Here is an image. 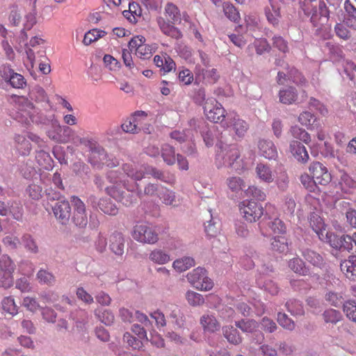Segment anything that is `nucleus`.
Here are the masks:
<instances>
[{"instance_id": "1", "label": "nucleus", "mask_w": 356, "mask_h": 356, "mask_svg": "<svg viewBox=\"0 0 356 356\" xmlns=\"http://www.w3.org/2000/svg\"><path fill=\"white\" fill-rule=\"evenodd\" d=\"M164 16H159L156 19L161 33L176 40L181 38V32L175 26V24L181 20V13L178 7L172 3H168L164 8Z\"/></svg>"}, {"instance_id": "2", "label": "nucleus", "mask_w": 356, "mask_h": 356, "mask_svg": "<svg viewBox=\"0 0 356 356\" xmlns=\"http://www.w3.org/2000/svg\"><path fill=\"white\" fill-rule=\"evenodd\" d=\"M72 142L76 146L82 145L88 149L90 152L89 161L95 166L99 167L105 164L108 167H113L118 164L108 162L107 160L108 156L104 148L92 137H80L74 135L72 138Z\"/></svg>"}, {"instance_id": "3", "label": "nucleus", "mask_w": 356, "mask_h": 356, "mask_svg": "<svg viewBox=\"0 0 356 356\" xmlns=\"http://www.w3.org/2000/svg\"><path fill=\"white\" fill-rule=\"evenodd\" d=\"M301 7L306 15L310 17V22L314 27H316V33L319 34L324 24L329 19L330 11L323 1L303 0L301 2Z\"/></svg>"}, {"instance_id": "4", "label": "nucleus", "mask_w": 356, "mask_h": 356, "mask_svg": "<svg viewBox=\"0 0 356 356\" xmlns=\"http://www.w3.org/2000/svg\"><path fill=\"white\" fill-rule=\"evenodd\" d=\"M107 179L111 184L105 189L108 195L125 206H130L136 202V198L133 194L127 193L122 190L121 179L117 172L110 171Z\"/></svg>"}, {"instance_id": "5", "label": "nucleus", "mask_w": 356, "mask_h": 356, "mask_svg": "<svg viewBox=\"0 0 356 356\" xmlns=\"http://www.w3.org/2000/svg\"><path fill=\"white\" fill-rule=\"evenodd\" d=\"M224 129H226L231 135L238 138H243L249 128L248 123L235 113L224 115Z\"/></svg>"}, {"instance_id": "6", "label": "nucleus", "mask_w": 356, "mask_h": 356, "mask_svg": "<svg viewBox=\"0 0 356 356\" xmlns=\"http://www.w3.org/2000/svg\"><path fill=\"white\" fill-rule=\"evenodd\" d=\"M188 281L195 289L201 291H209L213 286V281L207 276L204 268L197 267L186 275Z\"/></svg>"}, {"instance_id": "7", "label": "nucleus", "mask_w": 356, "mask_h": 356, "mask_svg": "<svg viewBox=\"0 0 356 356\" xmlns=\"http://www.w3.org/2000/svg\"><path fill=\"white\" fill-rule=\"evenodd\" d=\"M131 236L136 241L142 243L154 244L159 241L158 234L146 223L136 225Z\"/></svg>"}, {"instance_id": "8", "label": "nucleus", "mask_w": 356, "mask_h": 356, "mask_svg": "<svg viewBox=\"0 0 356 356\" xmlns=\"http://www.w3.org/2000/svg\"><path fill=\"white\" fill-rule=\"evenodd\" d=\"M15 269V265L12 259L6 254L0 258V286L3 288H9L13 284V273Z\"/></svg>"}, {"instance_id": "9", "label": "nucleus", "mask_w": 356, "mask_h": 356, "mask_svg": "<svg viewBox=\"0 0 356 356\" xmlns=\"http://www.w3.org/2000/svg\"><path fill=\"white\" fill-rule=\"evenodd\" d=\"M239 210L246 220L252 222L259 220L264 213L261 205L252 200H243L239 205Z\"/></svg>"}, {"instance_id": "10", "label": "nucleus", "mask_w": 356, "mask_h": 356, "mask_svg": "<svg viewBox=\"0 0 356 356\" xmlns=\"http://www.w3.org/2000/svg\"><path fill=\"white\" fill-rule=\"evenodd\" d=\"M75 133L70 127L61 126L58 122H53L51 129L48 131L49 137L58 143H67L72 141Z\"/></svg>"}, {"instance_id": "11", "label": "nucleus", "mask_w": 356, "mask_h": 356, "mask_svg": "<svg viewBox=\"0 0 356 356\" xmlns=\"http://www.w3.org/2000/svg\"><path fill=\"white\" fill-rule=\"evenodd\" d=\"M71 202L74 207L72 221L80 227H84L88 223V218L86 213V206L83 202L76 196L71 197Z\"/></svg>"}, {"instance_id": "12", "label": "nucleus", "mask_w": 356, "mask_h": 356, "mask_svg": "<svg viewBox=\"0 0 356 356\" xmlns=\"http://www.w3.org/2000/svg\"><path fill=\"white\" fill-rule=\"evenodd\" d=\"M56 218L63 225H66L71 216V207L69 202L64 199H58L51 206Z\"/></svg>"}, {"instance_id": "13", "label": "nucleus", "mask_w": 356, "mask_h": 356, "mask_svg": "<svg viewBox=\"0 0 356 356\" xmlns=\"http://www.w3.org/2000/svg\"><path fill=\"white\" fill-rule=\"evenodd\" d=\"M204 112L209 120L214 123H218L222 121V105L215 99L209 98L206 101L204 106Z\"/></svg>"}, {"instance_id": "14", "label": "nucleus", "mask_w": 356, "mask_h": 356, "mask_svg": "<svg viewBox=\"0 0 356 356\" xmlns=\"http://www.w3.org/2000/svg\"><path fill=\"white\" fill-rule=\"evenodd\" d=\"M309 172L316 184L326 185L331 180V175L327 168L320 162L312 163L309 168Z\"/></svg>"}, {"instance_id": "15", "label": "nucleus", "mask_w": 356, "mask_h": 356, "mask_svg": "<svg viewBox=\"0 0 356 356\" xmlns=\"http://www.w3.org/2000/svg\"><path fill=\"white\" fill-rule=\"evenodd\" d=\"M284 68L288 70L287 74L284 72H278L277 76V82L280 85H283L286 80V77L289 79H292L293 81L298 85L305 86L306 79L295 68H289L288 64L284 65Z\"/></svg>"}, {"instance_id": "16", "label": "nucleus", "mask_w": 356, "mask_h": 356, "mask_svg": "<svg viewBox=\"0 0 356 356\" xmlns=\"http://www.w3.org/2000/svg\"><path fill=\"white\" fill-rule=\"evenodd\" d=\"M1 75L5 80H8L13 88H23L26 85V81L24 76L18 73L14 72L8 66H3L2 67Z\"/></svg>"}, {"instance_id": "17", "label": "nucleus", "mask_w": 356, "mask_h": 356, "mask_svg": "<svg viewBox=\"0 0 356 356\" xmlns=\"http://www.w3.org/2000/svg\"><path fill=\"white\" fill-rule=\"evenodd\" d=\"M265 15L268 22L276 26L281 18L280 4L277 0H269V3L265 7Z\"/></svg>"}, {"instance_id": "18", "label": "nucleus", "mask_w": 356, "mask_h": 356, "mask_svg": "<svg viewBox=\"0 0 356 356\" xmlns=\"http://www.w3.org/2000/svg\"><path fill=\"white\" fill-rule=\"evenodd\" d=\"M258 149L261 156L269 160H275L277 156V150L273 141L261 139L258 143Z\"/></svg>"}, {"instance_id": "19", "label": "nucleus", "mask_w": 356, "mask_h": 356, "mask_svg": "<svg viewBox=\"0 0 356 356\" xmlns=\"http://www.w3.org/2000/svg\"><path fill=\"white\" fill-rule=\"evenodd\" d=\"M289 151L293 156L301 163L308 162L309 156L306 147L297 140H292L289 144Z\"/></svg>"}, {"instance_id": "20", "label": "nucleus", "mask_w": 356, "mask_h": 356, "mask_svg": "<svg viewBox=\"0 0 356 356\" xmlns=\"http://www.w3.org/2000/svg\"><path fill=\"white\" fill-rule=\"evenodd\" d=\"M225 151V155H224V159H226L228 165L233 167L236 170L240 169L241 160H239V150L236 145H229L227 148L224 149Z\"/></svg>"}, {"instance_id": "21", "label": "nucleus", "mask_w": 356, "mask_h": 356, "mask_svg": "<svg viewBox=\"0 0 356 356\" xmlns=\"http://www.w3.org/2000/svg\"><path fill=\"white\" fill-rule=\"evenodd\" d=\"M257 177L263 182L270 184L275 180V174L267 164L258 163L255 168Z\"/></svg>"}, {"instance_id": "22", "label": "nucleus", "mask_w": 356, "mask_h": 356, "mask_svg": "<svg viewBox=\"0 0 356 356\" xmlns=\"http://www.w3.org/2000/svg\"><path fill=\"white\" fill-rule=\"evenodd\" d=\"M110 249L118 256L124 254V239L121 233L115 232L110 236Z\"/></svg>"}, {"instance_id": "23", "label": "nucleus", "mask_w": 356, "mask_h": 356, "mask_svg": "<svg viewBox=\"0 0 356 356\" xmlns=\"http://www.w3.org/2000/svg\"><path fill=\"white\" fill-rule=\"evenodd\" d=\"M341 271L350 280H356V256L351 255L340 265Z\"/></svg>"}, {"instance_id": "24", "label": "nucleus", "mask_w": 356, "mask_h": 356, "mask_svg": "<svg viewBox=\"0 0 356 356\" xmlns=\"http://www.w3.org/2000/svg\"><path fill=\"white\" fill-rule=\"evenodd\" d=\"M147 116L148 113L143 111H136L131 115L134 121H136L135 124L137 125L138 133L142 130L145 133H150Z\"/></svg>"}, {"instance_id": "25", "label": "nucleus", "mask_w": 356, "mask_h": 356, "mask_svg": "<svg viewBox=\"0 0 356 356\" xmlns=\"http://www.w3.org/2000/svg\"><path fill=\"white\" fill-rule=\"evenodd\" d=\"M298 98V92L292 86L284 88L279 91L280 102L284 104H292Z\"/></svg>"}, {"instance_id": "26", "label": "nucleus", "mask_w": 356, "mask_h": 356, "mask_svg": "<svg viewBox=\"0 0 356 356\" xmlns=\"http://www.w3.org/2000/svg\"><path fill=\"white\" fill-rule=\"evenodd\" d=\"M15 146L17 151L22 156H27L31 151V145L28 139L23 135L15 136Z\"/></svg>"}, {"instance_id": "27", "label": "nucleus", "mask_w": 356, "mask_h": 356, "mask_svg": "<svg viewBox=\"0 0 356 356\" xmlns=\"http://www.w3.org/2000/svg\"><path fill=\"white\" fill-rule=\"evenodd\" d=\"M319 239L329 243L333 248L341 249L343 241L346 239V235L339 237L334 233L327 231L325 234H321Z\"/></svg>"}, {"instance_id": "28", "label": "nucleus", "mask_w": 356, "mask_h": 356, "mask_svg": "<svg viewBox=\"0 0 356 356\" xmlns=\"http://www.w3.org/2000/svg\"><path fill=\"white\" fill-rule=\"evenodd\" d=\"M309 224L319 238L321 236V234H325V232H327L325 225L323 219L316 213L311 214L309 218Z\"/></svg>"}, {"instance_id": "29", "label": "nucleus", "mask_w": 356, "mask_h": 356, "mask_svg": "<svg viewBox=\"0 0 356 356\" xmlns=\"http://www.w3.org/2000/svg\"><path fill=\"white\" fill-rule=\"evenodd\" d=\"M149 259L154 263L163 265L170 261V255L161 249L153 250L149 255Z\"/></svg>"}, {"instance_id": "30", "label": "nucleus", "mask_w": 356, "mask_h": 356, "mask_svg": "<svg viewBox=\"0 0 356 356\" xmlns=\"http://www.w3.org/2000/svg\"><path fill=\"white\" fill-rule=\"evenodd\" d=\"M302 255L306 261L314 266L321 267L323 264L322 256L314 250L305 249L302 251Z\"/></svg>"}, {"instance_id": "31", "label": "nucleus", "mask_w": 356, "mask_h": 356, "mask_svg": "<svg viewBox=\"0 0 356 356\" xmlns=\"http://www.w3.org/2000/svg\"><path fill=\"white\" fill-rule=\"evenodd\" d=\"M193 266H195V260L190 257L176 259L172 263L173 268L179 273L186 271Z\"/></svg>"}, {"instance_id": "32", "label": "nucleus", "mask_w": 356, "mask_h": 356, "mask_svg": "<svg viewBox=\"0 0 356 356\" xmlns=\"http://www.w3.org/2000/svg\"><path fill=\"white\" fill-rule=\"evenodd\" d=\"M161 155L166 164L172 165L175 163V150L171 145H163L161 148Z\"/></svg>"}, {"instance_id": "33", "label": "nucleus", "mask_w": 356, "mask_h": 356, "mask_svg": "<svg viewBox=\"0 0 356 356\" xmlns=\"http://www.w3.org/2000/svg\"><path fill=\"white\" fill-rule=\"evenodd\" d=\"M271 249L273 251L284 253L288 250L287 239L284 236H275L271 240Z\"/></svg>"}, {"instance_id": "34", "label": "nucleus", "mask_w": 356, "mask_h": 356, "mask_svg": "<svg viewBox=\"0 0 356 356\" xmlns=\"http://www.w3.org/2000/svg\"><path fill=\"white\" fill-rule=\"evenodd\" d=\"M200 322L204 328L209 332H213L220 330V323L212 315L203 316L201 318Z\"/></svg>"}, {"instance_id": "35", "label": "nucleus", "mask_w": 356, "mask_h": 356, "mask_svg": "<svg viewBox=\"0 0 356 356\" xmlns=\"http://www.w3.org/2000/svg\"><path fill=\"white\" fill-rule=\"evenodd\" d=\"M289 267L294 273L300 275H306L309 273V269L306 267L303 261L298 257L289 261Z\"/></svg>"}, {"instance_id": "36", "label": "nucleus", "mask_w": 356, "mask_h": 356, "mask_svg": "<svg viewBox=\"0 0 356 356\" xmlns=\"http://www.w3.org/2000/svg\"><path fill=\"white\" fill-rule=\"evenodd\" d=\"M97 206L101 211L108 215H116L118 211L115 204L108 198L100 199L97 203Z\"/></svg>"}, {"instance_id": "37", "label": "nucleus", "mask_w": 356, "mask_h": 356, "mask_svg": "<svg viewBox=\"0 0 356 356\" xmlns=\"http://www.w3.org/2000/svg\"><path fill=\"white\" fill-rule=\"evenodd\" d=\"M285 306L287 311L293 316H302L305 313L301 302L298 300H289L286 302Z\"/></svg>"}, {"instance_id": "38", "label": "nucleus", "mask_w": 356, "mask_h": 356, "mask_svg": "<svg viewBox=\"0 0 356 356\" xmlns=\"http://www.w3.org/2000/svg\"><path fill=\"white\" fill-rule=\"evenodd\" d=\"M298 121L302 125L307 127V129H313L316 127V118L311 112L304 111L300 114Z\"/></svg>"}, {"instance_id": "39", "label": "nucleus", "mask_w": 356, "mask_h": 356, "mask_svg": "<svg viewBox=\"0 0 356 356\" xmlns=\"http://www.w3.org/2000/svg\"><path fill=\"white\" fill-rule=\"evenodd\" d=\"M290 133L291 136L298 139L306 144H308L311 141L310 135L302 128L297 125L292 126L290 129Z\"/></svg>"}, {"instance_id": "40", "label": "nucleus", "mask_w": 356, "mask_h": 356, "mask_svg": "<svg viewBox=\"0 0 356 356\" xmlns=\"http://www.w3.org/2000/svg\"><path fill=\"white\" fill-rule=\"evenodd\" d=\"M188 303L192 307H199L204 303L203 296L193 291H188L185 295Z\"/></svg>"}, {"instance_id": "41", "label": "nucleus", "mask_w": 356, "mask_h": 356, "mask_svg": "<svg viewBox=\"0 0 356 356\" xmlns=\"http://www.w3.org/2000/svg\"><path fill=\"white\" fill-rule=\"evenodd\" d=\"M159 197L162 202L166 205H177V200L176 199L175 192L170 191L169 189L163 188L159 193Z\"/></svg>"}, {"instance_id": "42", "label": "nucleus", "mask_w": 356, "mask_h": 356, "mask_svg": "<svg viewBox=\"0 0 356 356\" xmlns=\"http://www.w3.org/2000/svg\"><path fill=\"white\" fill-rule=\"evenodd\" d=\"M1 305L3 310L12 316L16 315L18 312V307L11 296L5 297L1 302Z\"/></svg>"}, {"instance_id": "43", "label": "nucleus", "mask_w": 356, "mask_h": 356, "mask_svg": "<svg viewBox=\"0 0 356 356\" xmlns=\"http://www.w3.org/2000/svg\"><path fill=\"white\" fill-rule=\"evenodd\" d=\"M343 310L346 317L356 323V301L350 300L343 304Z\"/></svg>"}, {"instance_id": "44", "label": "nucleus", "mask_w": 356, "mask_h": 356, "mask_svg": "<svg viewBox=\"0 0 356 356\" xmlns=\"http://www.w3.org/2000/svg\"><path fill=\"white\" fill-rule=\"evenodd\" d=\"M106 34L105 31L98 29H92L85 33L83 43L88 46L92 42H95L99 38L103 37Z\"/></svg>"}, {"instance_id": "45", "label": "nucleus", "mask_w": 356, "mask_h": 356, "mask_svg": "<svg viewBox=\"0 0 356 356\" xmlns=\"http://www.w3.org/2000/svg\"><path fill=\"white\" fill-rule=\"evenodd\" d=\"M35 159L38 162V163L44 169H49L51 168V158L49 153L40 150L37 152L35 155Z\"/></svg>"}, {"instance_id": "46", "label": "nucleus", "mask_w": 356, "mask_h": 356, "mask_svg": "<svg viewBox=\"0 0 356 356\" xmlns=\"http://www.w3.org/2000/svg\"><path fill=\"white\" fill-rule=\"evenodd\" d=\"M22 242L25 249L33 254L38 252V246L33 236L29 234H25L22 237Z\"/></svg>"}, {"instance_id": "47", "label": "nucleus", "mask_w": 356, "mask_h": 356, "mask_svg": "<svg viewBox=\"0 0 356 356\" xmlns=\"http://www.w3.org/2000/svg\"><path fill=\"white\" fill-rule=\"evenodd\" d=\"M323 319L326 323L337 324L342 319V314L339 311L334 309L325 310L323 314Z\"/></svg>"}, {"instance_id": "48", "label": "nucleus", "mask_w": 356, "mask_h": 356, "mask_svg": "<svg viewBox=\"0 0 356 356\" xmlns=\"http://www.w3.org/2000/svg\"><path fill=\"white\" fill-rule=\"evenodd\" d=\"M123 170L128 177L136 181L141 180L145 175V172L142 169L134 168L131 165L127 163L123 165Z\"/></svg>"}, {"instance_id": "49", "label": "nucleus", "mask_w": 356, "mask_h": 356, "mask_svg": "<svg viewBox=\"0 0 356 356\" xmlns=\"http://www.w3.org/2000/svg\"><path fill=\"white\" fill-rule=\"evenodd\" d=\"M36 22V13L34 10L25 15L23 23L24 29H22V33L24 35L26 38H27L26 31L31 30Z\"/></svg>"}, {"instance_id": "50", "label": "nucleus", "mask_w": 356, "mask_h": 356, "mask_svg": "<svg viewBox=\"0 0 356 356\" xmlns=\"http://www.w3.org/2000/svg\"><path fill=\"white\" fill-rule=\"evenodd\" d=\"M325 300L332 306L339 307L343 300L341 293L330 291L326 293L325 296Z\"/></svg>"}, {"instance_id": "51", "label": "nucleus", "mask_w": 356, "mask_h": 356, "mask_svg": "<svg viewBox=\"0 0 356 356\" xmlns=\"http://www.w3.org/2000/svg\"><path fill=\"white\" fill-rule=\"evenodd\" d=\"M245 193L247 197H251L258 201L265 200L266 196L262 189L255 186H249Z\"/></svg>"}, {"instance_id": "52", "label": "nucleus", "mask_w": 356, "mask_h": 356, "mask_svg": "<svg viewBox=\"0 0 356 356\" xmlns=\"http://www.w3.org/2000/svg\"><path fill=\"white\" fill-rule=\"evenodd\" d=\"M123 341L135 350H140L143 346L142 339L134 337L129 332L124 334Z\"/></svg>"}, {"instance_id": "53", "label": "nucleus", "mask_w": 356, "mask_h": 356, "mask_svg": "<svg viewBox=\"0 0 356 356\" xmlns=\"http://www.w3.org/2000/svg\"><path fill=\"white\" fill-rule=\"evenodd\" d=\"M224 15L234 22L240 19V15L236 8L230 3L224 1Z\"/></svg>"}, {"instance_id": "54", "label": "nucleus", "mask_w": 356, "mask_h": 356, "mask_svg": "<svg viewBox=\"0 0 356 356\" xmlns=\"http://www.w3.org/2000/svg\"><path fill=\"white\" fill-rule=\"evenodd\" d=\"M257 284L261 288H263L271 295H276L279 291V288L277 284L270 280H265L263 281L261 279H259L257 280Z\"/></svg>"}, {"instance_id": "55", "label": "nucleus", "mask_w": 356, "mask_h": 356, "mask_svg": "<svg viewBox=\"0 0 356 356\" xmlns=\"http://www.w3.org/2000/svg\"><path fill=\"white\" fill-rule=\"evenodd\" d=\"M30 98L36 102H47L48 101L47 95L43 88L41 87L34 88L29 94Z\"/></svg>"}, {"instance_id": "56", "label": "nucleus", "mask_w": 356, "mask_h": 356, "mask_svg": "<svg viewBox=\"0 0 356 356\" xmlns=\"http://www.w3.org/2000/svg\"><path fill=\"white\" fill-rule=\"evenodd\" d=\"M277 321L284 329L290 331L295 329V323L284 313L279 312L277 314Z\"/></svg>"}, {"instance_id": "57", "label": "nucleus", "mask_w": 356, "mask_h": 356, "mask_svg": "<svg viewBox=\"0 0 356 356\" xmlns=\"http://www.w3.org/2000/svg\"><path fill=\"white\" fill-rule=\"evenodd\" d=\"M236 325L243 332H252L257 328V323L254 320L246 319L236 321Z\"/></svg>"}, {"instance_id": "58", "label": "nucleus", "mask_w": 356, "mask_h": 356, "mask_svg": "<svg viewBox=\"0 0 356 356\" xmlns=\"http://www.w3.org/2000/svg\"><path fill=\"white\" fill-rule=\"evenodd\" d=\"M334 32L339 38L345 40L350 39L351 37L350 31L346 24L337 23L334 26Z\"/></svg>"}, {"instance_id": "59", "label": "nucleus", "mask_w": 356, "mask_h": 356, "mask_svg": "<svg viewBox=\"0 0 356 356\" xmlns=\"http://www.w3.org/2000/svg\"><path fill=\"white\" fill-rule=\"evenodd\" d=\"M247 28L250 31H255L259 28V17L255 13H250L245 17Z\"/></svg>"}, {"instance_id": "60", "label": "nucleus", "mask_w": 356, "mask_h": 356, "mask_svg": "<svg viewBox=\"0 0 356 356\" xmlns=\"http://www.w3.org/2000/svg\"><path fill=\"white\" fill-rule=\"evenodd\" d=\"M37 278L39 282L48 285L52 284L55 282V277L51 273L42 269L38 272Z\"/></svg>"}, {"instance_id": "61", "label": "nucleus", "mask_w": 356, "mask_h": 356, "mask_svg": "<svg viewBox=\"0 0 356 356\" xmlns=\"http://www.w3.org/2000/svg\"><path fill=\"white\" fill-rule=\"evenodd\" d=\"M154 53L153 48L151 45L145 44L140 46V48L135 53V54L140 58L145 60L152 57Z\"/></svg>"}, {"instance_id": "62", "label": "nucleus", "mask_w": 356, "mask_h": 356, "mask_svg": "<svg viewBox=\"0 0 356 356\" xmlns=\"http://www.w3.org/2000/svg\"><path fill=\"white\" fill-rule=\"evenodd\" d=\"M343 72L348 79L353 80L356 77V64L351 60H346L343 64Z\"/></svg>"}, {"instance_id": "63", "label": "nucleus", "mask_w": 356, "mask_h": 356, "mask_svg": "<svg viewBox=\"0 0 356 356\" xmlns=\"http://www.w3.org/2000/svg\"><path fill=\"white\" fill-rule=\"evenodd\" d=\"M224 337H225L227 341L234 345L239 344L242 339L238 334V331L235 328H230L229 330H226L225 334H224Z\"/></svg>"}, {"instance_id": "64", "label": "nucleus", "mask_w": 356, "mask_h": 356, "mask_svg": "<svg viewBox=\"0 0 356 356\" xmlns=\"http://www.w3.org/2000/svg\"><path fill=\"white\" fill-rule=\"evenodd\" d=\"M340 184L343 190L348 191L349 189L356 188V181L348 175L343 174L340 179Z\"/></svg>"}]
</instances>
